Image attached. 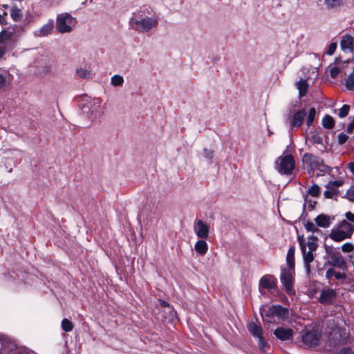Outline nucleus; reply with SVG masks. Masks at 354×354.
Here are the masks:
<instances>
[{
  "instance_id": "5701e85b",
  "label": "nucleus",
  "mask_w": 354,
  "mask_h": 354,
  "mask_svg": "<svg viewBox=\"0 0 354 354\" xmlns=\"http://www.w3.org/2000/svg\"><path fill=\"white\" fill-rule=\"evenodd\" d=\"M326 277L328 279H330L333 277H334L337 279H344L346 277V274L335 270V269H334V268H329L326 271Z\"/></svg>"
},
{
  "instance_id": "f8f14e48",
  "label": "nucleus",
  "mask_w": 354,
  "mask_h": 354,
  "mask_svg": "<svg viewBox=\"0 0 354 354\" xmlns=\"http://www.w3.org/2000/svg\"><path fill=\"white\" fill-rule=\"evenodd\" d=\"M336 297V292L334 290L330 288H324L320 294L319 301L322 304H331Z\"/></svg>"
},
{
  "instance_id": "2f4dec72",
  "label": "nucleus",
  "mask_w": 354,
  "mask_h": 354,
  "mask_svg": "<svg viewBox=\"0 0 354 354\" xmlns=\"http://www.w3.org/2000/svg\"><path fill=\"white\" fill-rule=\"evenodd\" d=\"M62 328L64 331L70 332L73 328V324L68 319H64L62 322Z\"/></svg>"
},
{
  "instance_id": "864d4df0",
  "label": "nucleus",
  "mask_w": 354,
  "mask_h": 354,
  "mask_svg": "<svg viewBox=\"0 0 354 354\" xmlns=\"http://www.w3.org/2000/svg\"><path fill=\"white\" fill-rule=\"evenodd\" d=\"M161 304L162 306H167V307H169V305L167 302L165 301H161Z\"/></svg>"
},
{
  "instance_id": "4468645a",
  "label": "nucleus",
  "mask_w": 354,
  "mask_h": 354,
  "mask_svg": "<svg viewBox=\"0 0 354 354\" xmlns=\"http://www.w3.org/2000/svg\"><path fill=\"white\" fill-rule=\"evenodd\" d=\"M276 281L274 276L270 274L264 275L259 281V288L271 290L274 288Z\"/></svg>"
},
{
  "instance_id": "9d476101",
  "label": "nucleus",
  "mask_w": 354,
  "mask_h": 354,
  "mask_svg": "<svg viewBox=\"0 0 354 354\" xmlns=\"http://www.w3.org/2000/svg\"><path fill=\"white\" fill-rule=\"evenodd\" d=\"M209 225L201 219L196 218L193 223V230L196 236L205 239L209 236Z\"/></svg>"
},
{
  "instance_id": "72a5a7b5",
  "label": "nucleus",
  "mask_w": 354,
  "mask_h": 354,
  "mask_svg": "<svg viewBox=\"0 0 354 354\" xmlns=\"http://www.w3.org/2000/svg\"><path fill=\"white\" fill-rule=\"evenodd\" d=\"M345 86L348 90L354 89V75L353 73L348 75L346 80Z\"/></svg>"
},
{
  "instance_id": "9b49d317",
  "label": "nucleus",
  "mask_w": 354,
  "mask_h": 354,
  "mask_svg": "<svg viewBox=\"0 0 354 354\" xmlns=\"http://www.w3.org/2000/svg\"><path fill=\"white\" fill-rule=\"evenodd\" d=\"M12 43V33L8 31H2L0 33V58L4 55L6 50L10 48Z\"/></svg>"
},
{
  "instance_id": "423d86ee",
  "label": "nucleus",
  "mask_w": 354,
  "mask_h": 354,
  "mask_svg": "<svg viewBox=\"0 0 354 354\" xmlns=\"http://www.w3.org/2000/svg\"><path fill=\"white\" fill-rule=\"evenodd\" d=\"M275 168L281 175H291L295 168L294 157L289 154L279 156L275 161Z\"/></svg>"
},
{
  "instance_id": "0eeeda50",
  "label": "nucleus",
  "mask_w": 354,
  "mask_h": 354,
  "mask_svg": "<svg viewBox=\"0 0 354 354\" xmlns=\"http://www.w3.org/2000/svg\"><path fill=\"white\" fill-rule=\"evenodd\" d=\"M354 232V225L344 221L340 225L331 230L330 238L336 242L342 241L352 236Z\"/></svg>"
},
{
  "instance_id": "a19ab883",
  "label": "nucleus",
  "mask_w": 354,
  "mask_h": 354,
  "mask_svg": "<svg viewBox=\"0 0 354 354\" xmlns=\"http://www.w3.org/2000/svg\"><path fill=\"white\" fill-rule=\"evenodd\" d=\"M214 151L212 150L208 149H203V156L208 159L212 160L213 158Z\"/></svg>"
},
{
  "instance_id": "20e7f679",
  "label": "nucleus",
  "mask_w": 354,
  "mask_h": 354,
  "mask_svg": "<svg viewBox=\"0 0 354 354\" xmlns=\"http://www.w3.org/2000/svg\"><path fill=\"white\" fill-rule=\"evenodd\" d=\"M303 169L309 174H313L314 171L318 170L319 174L317 176L323 175L330 171V168L325 165L321 158L310 153H306L302 157Z\"/></svg>"
},
{
  "instance_id": "393cba45",
  "label": "nucleus",
  "mask_w": 354,
  "mask_h": 354,
  "mask_svg": "<svg viewBox=\"0 0 354 354\" xmlns=\"http://www.w3.org/2000/svg\"><path fill=\"white\" fill-rule=\"evenodd\" d=\"M344 183L342 180H330L326 185V189H330L332 191L338 194V188Z\"/></svg>"
},
{
  "instance_id": "09e8293b",
  "label": "nucleus",
  "mask_w": 354,
  "mask_h": 354,
  "mask_svg": "<svg viewBox=\"0 0 354 354\" xmlns=\"http://www.w3.org/2000/svg\"><path fill=\"white\" fill-rule=\"evenodd\" d=\"M11 16H12V17L13 18L14 20L17 21V20L19 19V18L21 17V13H14V12H12L11 13Z\"/></svg>"
},
{
  "instance_id": "473e14b6",
  "label": "nucleus",
  "mask_w": 354,
  "mask_h": 354,
  "mask_svg": "<svg viewBox=\"0 0 354 354\" xmlns=\"http://www.w3.org/2000/svg\"><path fill=\"white\" fill-rule=\"evenodd\" d=\"M316 114V110L315 108H311L306 119V124L309 127L312 124Z\"/></svg>"
},
{
  "instance_id": "58836bf2",
  "label": "nucleus",
  "mask_w": 354,
  "mask_h": 354,
  "mask_svg": "<svg viewBox=\"0 0 354 354\" xmlns=\"http://www.w3.org/2000/svg\"><path fill=\"white\" fill-rule=\"evenodd\" d=\"M345 196L348 200L354 202V187H351L346 192Z\"/></svg>"
},
{
  "instance_id": "6ab92c4d",
  "label": "nucleus",
  "mask_w": 354,
  "mask_h": 354,
  "mask_svg": "<svg viewBox=\"0 0 354 354\" xmlns=\"http://www.w3.org/2000/svg\"><path fill=\"white\" fill-rule=\"evenodd\" d=\"M54 27L53 21H48L46 24L44 25L39 30L35 31V34L39 37H45L49 35Z\"/></svg>"
},
{
  "instance_id": "4c0bfd02",
  "label": "nucleus",
  "mask_w": 354,
  "mask_h": 354,
  "mask_svg": "<svg viewBox=\"0 0 354 354\" xmlns=\"http://www.w3.org/2000/svg\"><path fill=\"white\" fill-rule=\"evenodd\" d=\"M342 250L344 252H351L354 250V246L352 243H346L342 245Z\"/></svg>"
},
{
  "instance_id": "cd10ccee",
  "label": "nucleus",
  "mask_w": 354,
  "mask_h": 354,
  "mask_svg": "<svg viewBox=\"0 0 354 354\" xmlns=\"http://www.w3.org/2000/svg\"><path fill=\"white\" fill-rule=\"evenodd\" d=\"M322 124L324 128L331 129L334 127L335 122L331 116L326 115L322 119Z\"/></svg>"
},
{
  "instance_id": "5fc2aeb1",
  "label": "nucleus",
  "mask_w": 354,
  "mask_h": 354,
  "mask_svg": "<svg viewBox=\"0 0 354 354\" xmlns=\"http://www.w3.org/2000/svg\"><path fill=\"white\" fill-rule=\"evenodd\" d=\"M17 354H26V353H19Z\"/></svg>"
},
{
  "instance_id": "37998d69",
  "label": "nucleus",
  "mask_w": 354,
  "mask_h": 354,
  "mask_svg": "<svg viewBox=\"0 0 354 354\" xmlns=\"http://www.w3.org/2000/svg\"><path fill=\"white\" fill-rule=\"evenodd\" d=\"M258 344L261 350H265L267 346V342L264 340L263 336L258 337Z\"/></svg>"
},
{
  "instance_id": "8fccbe9b",
  "label": "nucleus",
  "mask_w": 354,
  "mask_h": 354,
  "mask_svg": "<svg viewBox=\"0 0 354 354\" xmlns=\"http://www.w3.org/2000/svg\"><path fill=\"white\" fill-rule=\"evenodd\" d=\"M5 15H6L5 13H3V14L0 13V24H5L6 22V19H5Z\"/></svg>"
},
{
  "instance_id": "f704fd0d",
  "label": "nucleus",
  "mask_w": 354,
  "mask_h": 354,
  "mask_svg": "<svg viewBox=\"0 0 354 354\" xmlns=\"http://www.w3.org/2000/svg\"><path fill=\"white\" fill-rule=\"evenodd\" d=\"M317 227L318 226L317 225L312 222H307L305 224V228L308 232H317L319 231Z\"/></svg>"
},
{
  "instance_id": "39448f33",
  "label": "nucleus",
  "mask_w": 354,
  "mask_h": 354,
  "mask_svg": "<svg viewBox=\"0 0 354 354\" xmlns=\"http://www.w3.org/2000/svg\"><path fill=\"white\" fill-rule=\"evenodd\" d=\"M317 238L310 236L306 243L304 241H300L299 245L303 253V258L304 261V266L306 272L308 274L310 271V263L313 261L314 256L313 252L317 249V245L316 243Z\"/></svg>"
},
{
  "instance_id": "2eb2a0df",
  "label": "nucleus",
  "mask_w": 354,
  "mask_h": 354,
  "mask_svg": "<svg viewBox=\"0 0 354 354\" xmlns=\"http://www.w3.org/2000/svg\"><path fill=\"white\" fill-rule=\"evenodd\" d=\"M306 115V112L304 109L298 111L292 117L290 120V125L293 127L299 128L301 126Z\"/></svg>"
},
{
  "instance_id": "b1692460",
  "label": "nucleus",
  "mask_w": 354,
  "mask_h": 354,
  "mask_svg": "<svg viewBox=\"0 0 354 354\" xmlns=\"http://www.w3.org/2000/svg\"><path fill=\"white\" fill-rule=\"evenodd\" d=\"M346 0H324V5L328 9H335L344 4Z\"/></svg>"
},
{
  "instance_id": "49530a36",
  "label": "nucleus",
  "mask_w": 354,
  "mask_h": 354,
  "mask_svg": "<svg viewBox=\"0 0 354 354\" xmlns=\"http://www.w3.org/2000/svg\"><path fill=\"white\" fill-rule=\"evenodd\" d=\"M339 354H354L351 348H344L340 350Z\"/></svg>"
},
{
  "instance_id": "c03bdc74",
  "label": "nucleus",
  "mask_w": 354,
  "mask_h": 354,
  "mask_svg": "<svg viewBox=\"0 0 354 354\" xmlns=\"http://www.w3.org/2000/svg\"><path fill=\"white\" fill-rule=\"evenodd\" d=\"M336 48H337V44L334 43V42L331 43L328 46L326 53L329 55H332L335 53Z\"/></svg>"
},
{
  "instance_id": "aec40b11",
  "label": "nucleus",
  "mask_w": 354,
  "mask_h": 354,
  "mask_svg": "<svg viewBox=\"0 0 354 354\" xmlns=\"http://www.w3.org/2000/svg\"><path fill=\"white\" fill-rule=\"evenodd\" d=\"M194 249L200 255H205L208 250V245L205 239H200L194 245Z\"/></svg>"
},
{
  "instance_id": "e433bc0d",
  "label": "nucleus",
  "mask_w": 354,
  "mask_h": 354,
  "mask_svg": "<svg viewBox=\"0 0 354 354\" xmlns=\"http://www.w3.org/2000/svg\"><path fill=\"white\" fill-rule=\"evenodd\" d=\"M341 70L337 66H330V74L331 77L336 78L339 73H340Z\"/></svg>"
},
{
  "instance_id": "412c9836",
  "label": "nucleus",
  "mask_w": 354,
  "mask_h": 354,
  "mask_svg": "<svg viewBox=\"0 0 354 354\" xmlns=\"http://www.w3.org/2000/svg\"><path fill=\"white\" fill-rule=\"evenodd\" d=\"M250 333L256 338L262 336L263 329L261 326L254 322H250L248 325Z\"/></svg>"
},
{
  "instance_id": "a18cd8bd",
  "label": "nucleus",
  "mask_w": 354,
  "mask_h": 354,
  "mask_svg": "<svg viewBox=\"0 0 354 354\" xmlns=\"http://www.w3.org/2000/svg\"><path fill=\"white\" fill-rule=\"evenodd\" d=\"M354 131V116L352 121L349 123L347 127V132L348 133H352Z\"/></svg>"
},
{
  "instance_id": "6e6d98bb",
  "label": "nucleus",
  "mask_w": 354,
  "mask_h": 354,
  "mask_svg": "<svg viewBox=\"0 0 354 354\" xmlns=\"http://www.w3.org/2000/svg\"><path fill=\"white\" fill-rule=\"evenodd\" d=\"M0 354H2V353L0 351Z\"/></svg>"
},
{
  "instance_id": "ddd939ff",
  "label": "nucleus",
  "mask_w": 354,
  "mask_h": 354,
  "mask_svg": "<svg viewBox=\"0 0 354 354\" xmlns=\"http://www.w3.org/2000/svg\"><path fill=\"white\" fill-rule=\"evenodd\" d=\"M320 335L317 331H309L303 336V342L309 346H315L319 341Z\"/></svg>"
},
{
  "instance_id": "f257e3e1",
  "label": "nucleus",
  "mask_w": 354,
  "mask_h": 354,
  "mask_svg": "<svg viewBox=\"0 0 354 354\" xmlns=\"http://www.w3.org/2000/svg\"><path fill=\"white\" fill-rule=\"evenodd\" d=\"M158 24V17L155 12L148 10L134 15L129 21L131 28L139 32H149Z\"/></svg>"
},
{
  "instance_id": "7ed1b4c3",
  "label": "nucleus",
  "mask_w": 354,
  "mask_h": 354,
  "mask_svg": "<svg viewBox=\"0 0 354 354\" xmlns=\"http://www.w3.org/2000/svg\"><path fill=\"white\" fill-rule=\"evenodd\" d=\"M261 314L264 323L276 324L283 322L288 317V311L281 306H272L261 309Z\"/></svg>"
},
{
  "instance_id": "de8ad7c7",
  "label": "nucleus",
  "mask_w": 354,
  "mask_h": 354,
  "mask_svg": "<svg viewBox=\"0 0 354 354\" xmlns=\"http://www.w3.org/2000/svg\"><path fill=\"white\" fill-rule=\"evenodd\" d=\"M346 217L348 221L354 223V214L348 212L346 214Z\"/></svg>"
},
{
  "instance_id": "f3484780",
  "label": "nucleus",
  "mask_w": 354,
  "mask_h": 354,
  "mask_svg": "<svg viewBox=\"0 0 354 354\" xmlns=\"http://www.w3.org/2000/svg\"><path fill=\"white\" fill-rule=\"evenodd\" d=\"M333 219L328 215L321 214L315 218V222L318 227L327 228L330 227Z\"/></svg>"
},
{
  "instance_id": "c756f323",
  "label": "nucleus",
  "mask_w": 354,
  "mask_h": 354,
  "mask_svg": "<svg viewBox=\"0 0 354 354\" xmlns=\"http://www.w3.org/2000/svg\"><path fill=\"white\" fill-rule=\"evenodd\" d=\"M124 83V78L120 75H114L111 78V84L113 86H121Z\"/></svg>"
},
{
  "instance_id": "bb28decb",
  "label": "nucleus",
  "mask_w": 354,
  "mask_h": 354,
  "mask_svg": "<svg viewBox=\"0 0 354 354\" xmlns=\"http://www.w3.org/2000/svg\"><path fill=\"white\" fill-rule=\"evenodd\" d=\"M320 187L317 184H314L308 189L306 195H310L313 197H318L320 194Z\"/></svg>"
},
{
  "instance_id": "a878e982",
  "label": "nucleus",
  "mask_w": 354,
  "mask_h": 354,
  "mask_svg": "<svg viewBox=\"0 0 354 354\" xmlns=\"http://www.w3.org/2000/svg\"><path fill=\"white\" fill-rule=\"evenodd\" d=\"M297 87L299 92V96L303 97L306 94L308 90V84L306 80H300L297 83Z\"/></svg>"
},
{
  "instance_id": "79ce46f5",
  "label": "nucleus",
  "mask_w": 354,
  "mask_h": 354,
  "mask_svg": "<svg viewBox=\"0 0 354 354\" xmlns=\"http://www.w3.org/2000/svg\"><path fill=\"white\" fill-rule=\"evenodd\" d=\"M324 196H325L326 198H334L335 196H337V194H336L335 192H334L333 191H332L330 189H327L324 192Z\"/></svg>"
},
{
  "instance_id": "603ef678",
  "label": "nucleus",
  "mask_w": 354,
  "mask_h": 354,
  "mask_svg": "<svg viewBox=\"0 0 354 354\" xmlns=\"http://www.w3.org/2000/svg\"><path fill=\"white\" fill-rule=\"evenodd\" d=\"M337 262H338L339 267H340V268L345 267V262L343 259H340L337 260Z\"/></svg>"
},
{
  "instance_id": "a211bd4d",
  "label": "nucleus",
  "mask_w": 354,
  "mask_h": 354,
  "mask_svg": "<svg viewBox=\"0 0 354 354\" xmlns=\"http://www.w3.org/2000/svg\"><path fill=\"white\" fill-rule=\"evenodd\" d=\"M340 46L344 52H352L353 49V39L350 35H346L342 37Z\"/></svg>"
},
{
  "instance_id": "6e6552de",
  "label": "nucleus",
  "mask_w": 354,
  "mask_h": 354,
  "mask_svg": "<svg viewBox=\"0 0 354 354\" xmlns=\"http://www.w3.org/2000/svg\"><path fill=\"white\" fill-rule=\"evenodd\" d=\"M102 100L99 97L89 98L86 100L83 111L92 120L100 118L104 113Z\"/></svg>"
},
{
  "instance_id": "4be33fe9",
  "label": "nucleus",
  "mask_w": 354,
  "mask_h": 354,
  "mask_svg": "<svg viewBox=\"0 0 354 354\" xmlns=\"http://www.w3.org/2000/svg\"><path fill=\"white\" fill-rule=\"evenodd\" d=\"M76 75L82 79H89L92 76V73L90 67L84 66L77 68Z\"/></svg>"
},
{
  "instance_id": "1a4fd4ad",
  "label": "nucleus",
  "mask_w": 354,
  "mask_h": 354,
  "mask_svg": "<svg viewBox=\"0 0 354 354\" xmlns=\"http://www.w3.org/2000/svg\"><path fill=\"white\" fill-rule=\"evenodd\" d=\"M77 24L76 19L67 12L57 15L56 28L60 33L71 32Z\"/></svg>"
},
{
  "instance_id": "c9c22d12",
  "label": "nucleus",
  "mask_w": 354,
  "mask_h": 354,
  "mask_svg": "<svg viewBox=\"0 0 354 354\" xmlns=\"http://www.w3.org/2000/svg\"><path fill=\"white\" fill-rule=\"evenodd\" d=\"M10 81V75H3L0 74V88L5 87Z\"/></svg>"
},
{
  "instance_id": "3c124183",
  "label": "nucleus",
  "mask_w": 354,
  "mask_h": 354,
  "mask_svg": "<svg viewBox=\"0 0 354 354\" xmlns=\"http://www.w3.org/2000/svg\"><path fill=\"white\" fill-rule=\"evenodd\" d=\"M348 169L354 174V162H349L347 165Z\"/></svg>"
},
{
  "instance_id": "ea45409f",
  "label": "nucleus",
  "mask_w": 354,
  "mask_h": 354,
  "mask_svg": "<svg viewBox=\"0 0 354 354\" xmlns=\"http://www.w3.org/2000/svg\"><path fill=\"white\" fill-rule=\"evenodd\" d=\"M348 136L343 133L338 135V143L339 145H344L348 140Z\"/></svg>"
},
{
  "instance_id": "7c9ffc66",
  "label": "nucleus",
  "mask_w": 354,
  "mask_h": 354,
  "mask_svg": "<svg viewBox=\"0 0 354 354\" xmlns=\"http://www.w3.org/2000/svg\"><path fill=\"white\" fill-rule=\"evenodd\" d=\"M350 106L348 104H344L338 110H335V112H337V115L339 118H345L349 112Z\"/></svg>"
},
{
  "instance_id": "f03ea898",
  "label": "nucleus",
  "mask_w": 354,
  "mask_h": 354,
  "mask_svg": "<svg viewBox=\"0 0 354 354\" xmlns=\"http://www.w3.org/2000/svg\"><path fill=\"white\" fill-rule=\"evenodd\" d=\"M295 247L289 248L286 255L287 267L281 268L280 279L285 287L286 292L290 295L295 294L293 281L295 275Z\"/></svg>"
},
{
  "instance_id": "c85d7f7f",
  "label": "nucleus",
  "mask_w": 354,
  "mask_h": 354,
  "mask_svg": "<svg viewBox=\"0 0 354 354\" xmlns=\"http://www.w3.org/2000/svg\"><path fill=\"white\" fill-rule=\"evenodd\" d=\"M304 209H306L309 211H312L314 209L317 202L314 200L310 199L308 195H304Z\"/></svg>"
},
{
  "instance_id": "dca6fc26",
  "label": "nucleus",
  "mask_w": 354,
  "mask_h": 354,
  "mask_svg": "<svg viewBox=\"0 0 354 354\" xmlns=\"http://www.w3.org/2000/svg\"><path fill=\"white\" fill-rule=\"evenodd\" d=\"M274 334L278 339L284 341L291 339L293 332L290 328L279 327L274 330Z\"/></svg>"
}]
</instances>
